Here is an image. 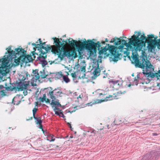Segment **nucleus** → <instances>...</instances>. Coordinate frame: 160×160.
<instances>
[{"label": "nucleus", "instance_id": "41", "mask_svg": "<svg viewBox=\"0 0 160 160\" xmlns=\"http://www.w3.org/2000/svg\"><path fill=\"white\" fill-rule=\"evenodd\" d=\"M7 73H5V74H2L1 73H0V75H6Z\"/></svg>", "mask_w": 160, "mask_h": 160}, {"label": "nucleus", "instance_id": "25", "mask_svg": "<svg viewBox=\"0 0 160 160\" xmlns=\"http://www.w3.org/2000/svg\"><path fill=\"white\" fill-rule=\"evenodd\" d=\"M50 137L51 138L50 139H49L47 138V140L49 141L50 142L54 141L55 140V139L53 138L54 137V136L52 134H50Z\"/></svg>", "mask_w": 160, "mask_h": 160}, {"label": "nucleus", "instance_id": "33", "mask_svg": "<svg viewBox=\"0 0 160 160\" xmlns=\"http://www.w3.org/2000/svg\"><path fill=\"white\" fill-rule=\"evenodd\" d=\"M68 126H69V128L71 129V130H72V129H73V128H72V127L71 126V124L70 123H68Z\"/></svg>", "mask_w": 160, "mask_h": 160}, {"label": "nucleus", "instance_id": "3", "mask_svg": "<svg viewBox=\"0 0 160 160\" xmlns=\"http://www.w3.org/2000/svg\"><path fill=\"white\" fill-rule=\"evenodd\" d=\"M53 39L55 45L52 46V52L58 55V57L61 60H62L64 57H73L74 58L77 57V53L74 49L65 48V44L61 42L62 40V38L54 37Z\"/></svg>", "mask_w": 160, "mask_h": 160}, {"label": "nucleus", "instance_id": "42", "mask_svg": "<svg viewBox=\"0 0 160 160\" xmlns=\"http://www.w3.org/2000/svg\"><path fill=\"white\" fill-rule=\"evenodd\" d=\"M0 92H2L3 93H4V90H1L0 91Z\"/></svg>", "mask_w": 160, "mask_h": 160}, {"label": "nucleus", "instance_id": "32", "mask_svg": "<svg viewBox=\"0 0 160 160\" xmlns=\"http://www.w3.org/2000/svg\"><path fill=\"white\" fill-rule=\"evenodd\" d=\"M43 132V133L45 136H48L47 134V131H42Z\"/></svg>", "mask_w": 160, "mask_h": 160}, {"label": "nucleus", "instance_id": "52", "mask_svg": "<svg viewBox=\"0 0 160 160\" xmlns=\"http://www.w3.org/2000/svg\"><path fill=\"white\" fill-rule=\"evenodd\" d=\"M15 128H12V129H15Z\"/></svg>", "mask_w": 160, "mask_h": 160}, {"label": "nucleus", "instance_id": "15", "mask_svg": "<svg viewBox=\"0 0 160 160\" xmlns=\"http://www.w3.org/2000/svg\"><path fill=\"white\" fill-rule=\"evenodd\" d=\"M122 123V120L120 118H116L114 122L111 125L113 126L114 125H119Z\"/></svg>", "mask_w": 160, "mask_h": 160}, {"label": "nucleus", "instance_id": "21", "mask_svg": "<svg viewBox=\"0 0 160 160\" xmlns=\"http://www.w3.org/2000/svg\"><path fill=\"white\" fill-rule=\"evenodd\" d=\"M63 75L62 74V72H58L56 73L55 78L57 79H60L62 77Z\"/></svg>", "mask_w": 160, "mask_h": 160}, {"label": "nucleus", "instance_id": "7", "mask_svg": "<svg viewBox=\"0 0 160 160\" xmlns=\"http://www.w3.org/2000/svg\"><path fill=\"white\" fill-rule=\"evenodd\" d=\"M62 93L61 90L59 88H57L52 91H50L48 94V96H49L50 98L52 99L50 104L52 106V107H53L54 106H61V104L59 102V100H55L56 99V97L60 96Z\"/></svg>", "mask_w": 160, "mask_h": 160}, {"label": "nucleus", "instance_id": "23", "mask_svg": "<svg viewBox=\"0 0 160 160\" xmlns=\"http://www.w3.org/2000/svg\"><path fill=\"white\" fill-rule=\"evenodd\" d=\"M38 109L37 108H36V107L33 109L32 112H33V117L34 119H36V117L35 116V114L36 113Z\"/></svg>", "mask_w": 160, "mask_h": 160}, {"label": "nucleus", "instance_id": "47", "mask_svg": "<svg viewBox=\"0 0 160 160\" xmlns=\"http://www.w3.org/2000/svg\"><path fill=\"white\" fill-rule=\"evenodd\" d=\"M67 75H69V74L68 73V72H67Z\"/></svg>", "mask_w": 160, "mask_h": 160}, {"label": "nucleus", "instance_id": "48", "mask_svg": "<svg viewBox=\"0 0 160 160\" xmlns=\"http://www.w3.org/2000/svg\"><path fill=\"white\" fill-rule=\"evenodd\" d=\"M103 128H100V130H102V129H103Z\"/></svg>", "mask_w": 160, "mask_h": 160}, {"label": "nucleus", "instance_id": "10", "mask_svg": "<svg viewBox=\"0 0 160 160\" xmlns=\"http://www.w3.org/2000/svg\"><path fill=\"white\" fill-rule=\"evenodd\" d=\"M30 77V75L27 72L26 77H23L18 84V90L22 91L27 89V86L29 84V80H31V79H28V77Z\"/></svg>", "mask_w": 160, "mask_h": 160}, {"label": "nucleus", "instance_id": "37", "mask_svg": "<svg viewBox=\"0 0 160 160\" xmlns=\"http://www.w3.org/2000/svg\"><path fill=\"white\" fill-rule=\"evenodd\" d=\"M158 37L157 36L156 37H154V39L153 40H157V39L158 38ZM158 40H157V41H158Z\"/></svg>", "mask_w": 160, "mask_h": 160}, {"label": "nucleus", "instance_id": "14", "mask_svg": "<svg viewBox=\"0 0 160 160\" xmlns=\"http://www.w3.org/2000/svg\"><path fill=\"white\" fill-rule=\"evenodd\" d=\"M32 78L31 80L33 81H37L38 79L40 77L38 73L36 70L33 71V75H32Z\"/></svg>", "mask_w": 160, "mask_h": 160}, {"label": "nucleus", "instance_id": "44", "mask_svg": "<svg viewBox=\"0 0 160 160\" xmlns=\"http://www.w3.org/2000/svg\"><path fill=\"white\" fill-rule=\"evenodd\" d=\"M105 41L106 42H107L108 41V39L107 38H106L105 39Z\"/></svg>", "mask_w": 160, "mask_h": 160}, {"label": "nucleus", "instance_id": "1", "mask_svg": "<svg viewBox=\"0 0 160 160\" xmlns=\"http://www.w3.org/2000/svg\"><path fill=\"white\" fill-rule=\"evenodd\" d=\"M68 43L69 45L72 47H76L78 51L79 52L82 51L84 48L87 49L89 52L90 56L95 55L97 52V48H98L99 53V55L104 54L108 56L109 54H107V51L109 50L111 54L112 58H113V60L115 62H117L119 59H120V56L121 54L118 52V49L121 50V51L123 49L124 46H127L128 45L126 41L124 39L122 40V43L120 45L118 48L115 47L113 45H110V44L108 45V47L107 48V46H106L103 48H101V45L99 41L95 43L91 40H88L87 41L82 42L79 41H77L72 39V41H70L68 39Z\"/></svg>", "mask_w": 160, "mask_h": 160}, {"label": "nucleus", "instance_id": "11", "mask_svg": "<svg viewBox=\"0 0 160 160\" xmlns=\"http://www.w3.org/2000/svg\"><path fill=\"white\" fill-rule=\"evenodd\" d=\"M45 43V42H40V44H39V46L40 48L41 53L40 54V57L43 59H45L47 57L46 53L51 50L52 51V46H49L48 45H46Z\"/></svg>", "mask_w": 160, "mask_h": 160}, {"label": "nucleus", "instance_id": "31", "mask_svg": "<svg viewBox=\"0 0 160 160\" xmlns=\"http://www.w3.org/2000/svg\"><path fill=\"white\" fill-rule=\"evenodd\" d=\"M32 46H33L35 47L36 48H38V46H39V44H36L34 43H33L32 44Z\"/></svg>", "mask_w": 160, "mask_h": 160}, {"label": "nucleus", "instance_id": "20", "mask_svg": "<svg viewBox=\"0 0 160 160\" xmlns=\"http://www.w3.org/2000/svg\"><path fill=\"white\" fill-rule=\"evenodd\" d=\"M100 70L99 68H96L94 70V72H93L94 75L96 77L99 76L100 74Z\"/></svg>", "mask_w": 160, "mask_h": 160}, {"label": "nucleus", "instance_id": "54", "mask_svg": "<svg viewBox=\"0 0 160 160\" xmlns=\"http://www.w3.org/2000/svg\"><path fill=\"white\" fill-rule=\"evenodd\" d=\"M76 133V132H75V133Z\"/></svg>", "mask_w": 160, "mask_h": 160}, {"label": "nucleus", "instance_id": "6", "mask_svg": "<svg viewBox=\"0 0 160 160\" xmlns=\"http://www.w3.org/2000/svg\"><path fill=\"white\" fill-rule=\"evenodd\" d=\"M125 92H126L125 91H118L117 93H116L114 94L113 95H109L108 96L106 97L105 96L106 95V94H103L102 93H100L99 94V96L100 97L101 95H102V98H104L103 99H101L100 100L98 99L97 101H99L98 102H95L92 103L91 102L90 103H88L87 104L88 106H92V105L94 104L101 103L102 102L111 100L113 99H118L120 98V97L121 95L122 94H124ZM100 98H102V97H100Z\"/></svg>", "mask_w": 160, "mask_h": 160}, {"label": "nucleus", "instance_id": "16", "mask_svg": "<svg viewBox=\"0 0 160 160\" xmlns=\"http://www.w3.org/2000/svg\"><path fill=\"white\" fill-rule=\"evenodd\" d=\"M121 38H122V37H120V38H117L116 39H115V38H113L111 40V41H110V42L113 43L114 42L116 41V40L117 39L118 40H117V42H115V45H120L121 43V44L122 43V40L121 39Z\"/></svg>", "mask_w": 160, "mask_h": 160}, {"label": "nucleus", "instance_id": "43", "mask_svg": "<svg viewBox=\"0 0 160 160\" xmlns=\"http://www.w3.org/2000/svg\"><path fill=\"white\" fill-rule=\"evenodd\" d=\"M3 87L2 85H0V88H3Z\"/></svg>", "mask_w": 160, "mask_h": 160}, {"label": "nucleus", "instance_id": "4", "mask_svg": "<svg viewBox=\"0 0 160 160\" xmlns=\"http://www.w3.org/2000/svg\"><path fill=\"white\" fill-rule=\"evenodd\" d=\"M8 49L7 52H6V54L8 53V54L7 57H5V56H4V58L1 59H0V73L2 74L5 73H8L9 72V65L8 64V61L12 60L13 58L16 57V55L18 53L15 49L14 51L11 50V46H9L8 48H6V50Z\"/></svg>", "mask_w": 160, "mask_h": 160}, {"label": "nucleus", "instance_id": "9", "mask_svg": "<svg viewBox=\"0 0 160 160\" xmlns=\"http://www.w3.org/2000/svg\"><path fill=\"white\" fill-rule=\"evenodd\" d=\"M154 38V35L152 34L148 35L147 37L146 43L148 44L147 48L149 50L152 51L155 48L156 45L158 47L160 46L159 41L153 40Z\"/></svg>", "mask_w": 160, "mask_h": 160}, {"label": "nucleus", "instance_id": "12", "mask_svg": "<svg viewBox=\"0 0 160 160\" xmlns=\"http://www.w3.org/2000/svg\"><path fill=\"white\" fill-rule=\"evenodd\" d=\"M158 151H152L144 155L141 160H157L159 156Z\"/></svg>", "mask_w": 160, "mask_h": 160}, {"label": "nucleus", "instance_id": "13", "mask_svg": "<svg viewBox=\"0 0 160 160\" xmlns=\"http://www.w3.org/2000/svg\"><path fill=\"white\" fill-rule=\"evenodd\" d=\"M85 71V67L84 66L82 67L81 68V71L78 72V74H77L78 76V78L79 79L85 78V74L84 72Z\"/></svg>", "mask_w": 160, "mask_h": 160}, {"label": "nucleus", "instance_id": "40", "mask_svg": "<svg viewBox=\"0 0 160 160\" xmlns=\"http://www.w3.org/2000/svg\"><path fill=\"white\" fill-rule=\"evenodd\" d=\"M32 118L33 117H31L30 118V119H27V120H32Z\"/></svg>", "mask_w": 160, "mask_h": 160}, {"label": "nucleus", "instance_id": "50", "mask_svg": "<svg viewBox=\"0 0 160 160\" xmlns=\"http://www.w3.org/2000/svg\"><path fill=\"white\" fill-rule=\"evenodd\" d=\"M136 80V78H135V79H134V81H135Z\"/></svg>", "mask_w": 160, "mask_h": 160}, {"label": "nucleus", "instance_id": "39", "mask_svg": "<svg viewBox=\"0 0 160 160\" xmlns=\"http://www.w3.org/2000/svg\"><path fill=\"white\" fill-rule=\"evenodd\" d=\"M102 44H105V42L104 41H102Z\"/></svg>", "mask_w": 160, "mask_h": 160}, {"label": "nucleus", "instance_id": "26", "mask_svg": "<svg viewBox=\"0 0 160 160\" xmlns=\"http://www.w3.org/2000/svg\"><path fill=\"white\" fill-rule=\"evenodd\" d=\"M40 99L42 102H43L46 99V96L45 94H44L43 96V97H40Z\"/></svg>", "mask_w": 160, "mask_h": 160}, {"label": "nucleus", "instance_id": "8", "mask_svg": "<svg viewBox=\"0 0 160 160\" xmlns=\"http://www.w3.org/2000/svg\"><path fill=\"white\" fill-rule=\"evenodd\" d=\"M17 53L21 54L22 55L23 63H27L32 61L36 58L35 56V52H32V55H26V51L23 48H17L15 49Z\"/></svg>", "mask_w": 160, "mask_h": 160}, {"label": "nucleus", "instance_id": "5", "mask_svg": "<svg viewBox=\"0 0 160 160\" xmlns=\"http://www.w3.org/2000/svg\"><path fill=\"white\" fill-rule=\"evenodd\" d=\"M135 34L137 33V35H133L131 37V38L129 39V43L130 44L133 46L134 48L136 51H141L144 46H145L147 41V37L143 34L140 36V38L139 36L140 35L139 32L135 31Z\"/></svg>", "mask_w": 160, "mask_h": 160}, {"label": "nucleus", "instance_id": "28", "mask_svg": "<svg viewBox=\"0 0 160 160\" xmlns=\"http://www.w3.org/2000/svg\"><path fill=\"white\" fill-rule=\"evenodd\" d=\"M71 75L73 78V79H75L76 78V72L71 73Z\"/></svg>", "mask_w": 160, "mask_h": 160}, {"label": "nucleus", "instance_id": "38", "mask_svg": "<svg viewBox=\"0 0 160 160\" xmlns=\"http://www.w3.org/2000/svg\"><path fill=\"white\" fill-rule=\"evenodd\" d=\"M39 42L40 43V42H42V41L40 38L39 39Z\"/></svg>", "mask_w": 160, "mask_h": 160}, {"label": "nucleus", "instance_id": "24", "mask_svg": "<svg viewBox=\"0 0 160 160\" xmlns=\"http://www.w3.org/2000/svg\"><path fill=\"white\" fill-rule=\"evenodd\" d=\"M18 98H15L13 99L12 102V103H14V104H16V105H18L21 102L20 100H19V101H18V102L17 103H16V100L18 101Z\"/></svg>", "mask_w": 160, "mask_h": 160}, {"label": "nucleus", "instance_id": "53", "mask_svg": "<svg viewBox=\"0 0 160 160\" xmlns=\"http://www.w3.org/2000/svg\"><path fill=\"white\" fill-rule=\"evenodd\" d=\"M104 129H107V128H105Z\"/></svg>", "mask_w": 160, "mask_h": 160}, {"label": "nucleus", "instance_id": "19", "mask_svg": "<svg viewBox=\"0 0 160 160\" xmlns=\"http://www.w3.org/2000/svg\"><path fill=\"white\" fill-rule=\"evenodd\" d=\"M36 119H34L37 120L36 122L37 124H38L39 125V128L41 129L42 130H43L42 129V121L41 120V118L40 117L37 118Z\"/></svg>", "mask_w": 160, "mask_h": 160}, {"label": "nucleus", "instance_id": "22", "mask_svg": "<svg viewBox=\"0 0 160 160\" xmlns=\"http://www.w3.org/2000/svg\"><path fill=\"white\" fill-rule=\"evenodd\" d=\"M63 80L66 82L68 83L70 82V79L68 76L63 75L62 76Z\"/></svg>", "mask_w": 160, "mask_h": 160}, {"label": "nucleus", "instance_id": "2", "mask_svg": "<svg viewBox=\"0 0 160 160\" xmlns=\"http://www.w3.org/2000/svg\"><path fill=\"white\" fill-rule=\"evenodd\" d=\"M136 67L143 69V73L146 75L147 78L151 77L152 78L156 77L158 79L160 78V70H159L158 73H153L154 69L152 65L145 56H142L139 59L137 56L133 58Z\"/></svg>", "mask_w": 160, "mask_h": 160}, {"label": "nucleus", "instance_id": "27", "mask_svg": "<svg viewBox=\"0 0 160 160\" xmlns=\"http://www.w3.org/2000/svg\"><path fill=\"white\" fill-rule=\"evenodd\" d=\"M129 122H128V118H126L124 119L122 121V123H123L124 124H127Z\"/></svg>", "mask_w": 160, "mask_h": 160}, {"label": "nucleus", "instance_id": "51", "mask_svg": "<svg viewBox=\"0 0 160 160\" xmlns=\"http://www.w3.org/2000/svg\"><path fill=\"white\" fill-rule=\"evenodd\" d=\"M93 131H92V132H93Z\"/></svg>", "mask_w": 160, "mask_h": 160}, {"label": "nucleus", "instance_id": "49", "mask_svg": "<svg viewBox=\"0 0 160 160\" xmlns=\"http://www.w3.org/2000/svg\"><path fill=\"white\" fill-rule=\"evenodd\" d=\"M72 138V137L71 136L70 137V138Z\"/></svg>", "mask_w": 160, "mask_h": 160}, {"label": "nucleus", "instance_id": "30", "mask_svg": "<svg viewBox=\"0 0 160 160\" xmlns=\"http://www.w3.org/2000/svg\"><path fill=\"white\" fill-rule=\"evenodd\" d=\"M40 76L41 77V78H44L46 77L47 75L45 74L44 73H42Z\"/></svg>", "mask_w": 160, "mask_h": 160}, {"label": "nucleus", "instance_id": "18", "mask_svg": "<svg viewBox=\"0 0 160 160\" xmlns=\"http://www.w3.org/2000/svg\"><path fill=\"white\" fill-rule=\"evenodd\" d=\"M19 55H20L19 57L17 59H15L14 62L15 63L16 65H18L20 63H23L22 62V55L21 54H17Z\"/></svg>", "mask_w": 160, "mask_h": 160}, {"label": "nucleus", "instance_id": "29", "mask_svg": "<svg viewBox=\"0 0 160 160\" xmlns=\"http://www.w3.org/2000/svg\"><path fill=\"white\" fill-rule=\"evenodd\" d=\"M42 65L43 67L46 65L48 64V62L47 61L44 60L42 61Z\"/></svg>", "mask_w": 160, "mask_h": 160}, {"label": "nucleus", "instance_id": "35", "mask_svg": "<svg viewBox=\"0 0 160 160\" xmlns=\"http://www.w3.org/2000/svg\"><path fill=\"white\" fill-rule=\"evenodd\" d=\"M62 42L63 43V42L65 43V44L66 45V44L67 43V40H65V41L63 40L62 41Z\"/></svg>", "mask_w": 160, "mask_h": 160}, {"label": "nucleus", "instance_id": "36", "mask_svg": "<svg viewBox=\"0 0 160 160\" xmlns=\"http://www.w3.org/2000/svg\"><path fill=\"white\" fill-rule=\"evenodd\" d=\"M158 135V134H157V133H152V135L153 136H157V135Z\"/></svg>", "mask_w": 160, "mask_h": 160}, {"label": "nucleus", "instance_id": "17", "mask_svg": "<svg viewBox=\"0 0 160 160\" xmlns=\"http://www.w3.org/2000/svg\"><path fill=\"white\" fill-rule=\"evenodd\" d=\"M58 107V106H54V108H53V111L55 112V114L57 115H59L60 117L64 118V115L62 112H59L58 111H56L57 110L59 109L57 108Z\"/></svg>", "mask_w": 160, "mask_h": 160}, {"label": "nucleus", "instance_id": "46", "mask_svg": "<svg viewBox=\"0 0 160 160\" xmlns=\"http://www.w3.org/2000/svg\"><path fill=\"white\" fill-rule=\"evenodd\" d=\"M36 106H37V105H38V102H36Z\"/></svg>", "mask_w": 160, "mask_h": 160}, {"label": "nucleus", "instance_id": "45", "mask_svg": "<svg viewBox=\"0 0 160 160\" xmlns=\"http://www.w3.org/2000/svg\"><path fill=\"white\" fill-rule=\"evenodd\" d=\"M106 127H107V128H108V129H109V128H108V125L106 126Z\"/></svg>", "mask_w": 160, "mask_h": 160}, {"label": "nucleus", "instance_id": "34", "mask_svg": "<svg viewBox=\"0 0 160 160\" xmlns=\"http://www.w3.org/2000/svg\"><path fill=\"white\" fill-rule=\"evenodd\" d=\"M45 101L46 103H50V100L48 98L46 99Z\"/></svg>", "mask_w": 160, "mask_h": 160}]
</instances>
